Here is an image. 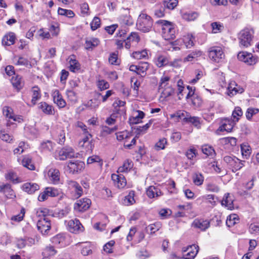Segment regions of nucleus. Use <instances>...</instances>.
Listing matches in <instances>:
<instances>
[{
	"label": "nucleus",
	"mask_w": 259,
	"mask_h": 259,
	"mask_svg": "<svg viewBox=\"0 0 259 259\" xmlns=\"http://www.w3.org/2000/svg\"><path fill=\"white\" fill-rule=\"evenodd\" d=\"M153 26V21L151 17L147 14L142 13L137 19L136 26L137 29L143 32L150 31Z\"/></svg>",
	"instance_id": "f257e3e1"
},
{
	"label": "nucleus",
	"mask_w": 259,
	"mask_h": 259,
	"mask_svg": "<svg viewBox=\"0 0 259 259\" xmlns=\"http://www.w3.org/2000/svg\"><path fill=\"white\" fill-rule=\"evenodd\" d=\"M254 30L251 27H246L239 33L238 38L240 45L247 48L251 45Z\"/></svg>",
	"instance_id": "f03ea898"
},
{
	"label": "nucleus",
	"mask_w": 259,
	"mask_h": 259,
	"mask_svg": "<svg viewBox=\"0 0 259 259\" xmlns=\"http://www.w3.org/2000/svg\"><path fill=\"white\" fill-rule=\"evenodd\" d=\"M157 23L161 26L162 35L164 39H174L176 37V30L171 23L165 20H159Z\"/></svg>",
	"instance_id": "7ed1b4c3"
},
{
	"label": "nucleus",
	"mask_w": 259,
	"mask_h": 259,
	"mask_svg": "<svg viewBox=\"0 0 259 259\" xmlns=\"http://www.w3.org/2000/svg\"><path fill=\"white\" fill-rule=\"evenodd\" d=\"M208 57L213 62L220 63L224 59L225 54L221 47L214 46L209 49Z\"/></svg>",
	"instance_id": "20e7f679"
},
{
	"label": "nucleus",
	"mask_w": 259,
	"mask_h": 259,
	"mask_svg": "<svg viewBox=\"0 0 259 259\" xmlns=\"http://www.w3.org/2000/svg\"><path fill=\"white\" fill-rule=\"evenodd\" d=\"M78 155V153H75L72 147L66 146L59 151L58 159L60 160H64L67 158L77 157Z\"/></svg>",
	"instance_id": "39448f33"
},
{
	"label": "nucleus",
	"mask_w": 259,
	"mask_h": 259,
	"mask_svg": "<svg viewBox=\"0 0 259 259\" xmlns=\"http://www.w3.org/2000/svg\"><path fill=\"white\" fill-rule=\"evenodd\" d=\"M238 59L247 65H254L257 61L256 57L253 56L251 53L247 52H241L237 55Z\"/></svg>",
	"instance_id": "423d86ee"
},
{
	"label": "nucleus",
	"mask_w": 259,
	"mask_h": 259,
	"mask_svg": "<svg viewBox=\"0 0 259 259\" xmlns=\"http://www.w3.org/2000/svg\"><path fill=\"white\" fill-rule=\"evenodd\" d=\"M199 247L195 245L183 247L182 251L184 253L183 258L184 259H193L198 252Z\"/></svg>",
	"instance_id": "0eeeda50"
},
{
	"label": "nucleus",
	"mask_w": 259,
	"mask_h": 259,
	"mask_svg": "<svg viewBox=\"0 0 259 259\" xmlns=\"http://www.w3.org/2000/svg\"><path fill=\"white\" fill-rule=\"evenodd\" d=\"M91 201L88 198H83L77 200L74 205V209L77 212H83L90 206Z\"/></svg>",
	"instance_id": "6e6552de"
},
{
	"label": "nucleus",
	"mask_w": 259,
	"mask_h": 259,
	"mask_svg": "<svg viewBox=\"0 0 259 259\" xmlns=\"http://www.w3.org/2000/svg\"><path fill=\"white\" fill-rule=\"evenodd\" d=\"M37 227L42 234L48 233L51 227V220L49 218L40 219L37 222Z\"/></svg>",
	"instance_id": "1a4fd4ad"
},
{
	"label": "nucleus",
	"mask_w": 259,
	"mask_h": 259,
	"mask_svg": "<svg viewBox=\"0 0 259 259\" xmlns=\"http://www.w3.org/2000/svg\"><path fill=\"white\" fill-rule=\"evenodd\" d=\"M68 230L71 233L78 234L82 232L84 228L79 221L77 219L71 220L68 224Z\"/></svg>",
	"instance_id": "9d476101"
},
{
	"label": "nucleus",
	"mask_w": 259,
	"mask_h": 259,
	"mask_svg": "<svg viewBox=\"0 0 259 259\" xmlns=\"http://www.w3.org/2000/svg\"><path fill=\"white\" fill-rule=\"evenodd\" d=\"M84 163L80 161H69L67 167L70 173L75 174L80 171L84 167Z\"/></svg>",
	"instance_id": "9b49d317"
},
{
	"label": "nucleus",
	"mask_w": 259,
	"mask_h": 259,
	"mask_svg": "<svg viewBox=\"0 0 259 259\" xmlns=\"http://www.w3.org/2000/svg\"><path fill=\"white\" fill-rule=\"evenodd\" d=\"M244 91V89L238 85L235 81H231L228 87V95L230 97H232L237 93L241 94Z\"/></svg>",
	"instance_id": "f8f14e48"
},
{
	"label": "nucleus",
	"mask_w": 259,
	"mask_h": 259,
	"mask_svg": "<svg viewBox=\"0 0 259 259\" xmlns=\"http://www.w3.org/2000/svg\"><path fill=\"white\" fill-rule=\"evenodd\" d=\"M111 179L114 185L119 189L123 188L126 185L125 178L121 175L112 174Z\"/></svg>",
	"instance_id": "ddd939ff"
},
{
	"label": "nucleus",
	"mask_w": 259,
	"mask_h": 259,
	"mask_svg": "<svg viewBox=\"0 0 259 259\" xmlns=\"http://www.w3.org/2000/svg\"><path fill=\"white\" fill-rule=\"evenodd\" d=\"M0 192L3 193L8 198L15 197V193L11 188V185L0 183Z\"/></svg>",
	"instance_id": "4468645a"
},
{
	"label": "nucleus",
	"mask_w": 259,
	"mask_h": 259,
	"mask_svg": "<svg viewBox=\"0 0 259 259\" xmlns=\"http://www.w3.org/2000/svg\"><path fill=\"white\" fill-rule=\"evenodd\" d=\"M54 102L56 104L59 108H63L66 103L63 99L62 95L58 90H55L52 93Z\"/></svg>",
	"instance_id": "2eb2a0df"
},
{
	"label": "nucleus",
	"mask_w": 259,
	"mask_h": 259,
	"mask_svg": "<svg viewBox=\"0 0 259 259\" xmlns=\"http://www.w3.org/2000/svg\"><path fill=\"white\" fill-rule=\"evenodd\" d=\"M67 184L69 187L75 193V197L76 198L81 196L83 193L82 189L79 184L72 180L67 181Z\"/></svg>",
	"instance_id": "dca6fc26"
},
{
	"label": "nucleus",
	"mask_w": 259,
	"mask_h": 259,
	"mask_svg": "<svg viewBox=\"0 0 259 259\" xmlns=\"http://www.w3.org/2000/svg\"><path fill=\"white\" fill-rule=\"evenodd\" d=\"M192 226L201 231H205L209 227V222L203 219H195L192 223Z\"/></svg>",
	"instance_id": "f3484780"
},
{
	"label": "nucleus",
	"mask_w": 259,
	"mask_h": 259,
	"mask_svg": "<svg viewBox=\"0 0 259 259\" xmlns=\"http://www.w3.org/2000/svg\"><path fill=\"white\" fill-rule=\"evenodd\" d=\"M234 198L233 196L229 193H226L224 195L223 199L222 201V205L225 206L228 209L232 210L234 209Z\"/></svg>",
	"instance_id": "a211bd4d"
},
{
	"label": "nucleus",
	"mask_w": 259,
	"mask_h": 259,
	"mask_svg": "<svg viewBox=\"0 0 259 259\" xmlns=\"http://www.w3.org/2000/svg\"><path fill=\"white\" fill-rule=\"evenodd\" d=\"M146 194L149 198H157L162 195L160 189L155 186H150L146 190Z\"/></svg>",
	"instance_id": "6ab92c4d"
},
{
	"label": "nucleus",
	"mask_w": 259,
	"mask_h": 259,
	"mask_svg": "<svg viewBox=\"0 0 259 259\" xmlns=\"http://www.w3.org/2000/svg\"><path fill=\"white\" fill-rule=\"evenodd\" d=\"M50 180L54 184H57L60 180V172L56 168H51L48 172Z\"/></svg>",
	"instance_id": "aec40b11"
},
{
	"label": "nucleus",
	"mask_w": 259,
	"mask_h": 259,
	"mask_svg": "<svg viewBox=\"0 0 259 259\" xmlns=\"http://www.w3.org/2000/svg\"><path fill=\"white\" fill-rule=\"evenodd\" d=\"M16 36L14 33L9 32L3 38L2 44L4 46H11L15 43Z\"/></svg>",
	"instance_id": "412c9836"
},
{
	"label": "nucleus",
	"mask_w": 259,
	"mask_h": 259,
	"mask_svg": "<svg viewBox=\"0 0 259 259\" xmlns=\"http://www.w3.org/2000/svg\"><path fill=\"white\" fill-rule=\"evenodd\" d=\"M38 108L44 113L48 115L54 114V109L52 106L49 105L46 102H42L39 103Z\"/></svg>",
	"instance_id": "4be33fe9"
},
{
	"label": "nucleus",
	"mask_w": 259,
	"mask_h": 259,
	"mask_svg": "<svg viewBox=\"0 0 259 259\" xmlns=\"http://www.w3.org/2000/svg\"><path fill=\"white\" fill-rule=\"evenodd\" d=\"M202 55V52L196 50L191 52L186 57L184 58V62H191L195 60H197L198 57H200Z\"/></svg>",
	"instance_id": "5701e85b"
},
{
	"label": "nucleus",
	"mask_w": 259,
	"mask_h": 259,
	"mask_svg": "<svg viewBox=\"0 0 259 259\" xmlns=\"http://www.w3.org/2000/svg\"><path fill=\"white\" fill-rule=\"evenodd\" d=\"M22 189L29 194H32L39 189V186L35 183H26L23 185Z\"/></svg>",
	"instance_id": "b1692460"
},
{
	"label": "nucleus",
	"mask_w": 259,
	"mask_h": 259,
	"mask_svg": "<svg viewBox=\"0 0 259 259\" xmlns=\"http://www.w3.org/2000/svg\"><path fill=\"white\" fill-rule=\"evenodd\" d=\"M3 114L7 118L12 119L14 121H18L21 119L20 117H17L13 113V109L9 107L5 106L3 108Z\"/></svg>",
	"instance_id": "393cba45"
},
{
	"label": "nucleus",
	"mask_w": 259,
	"mask_h": 259,
	"mask_svg": "<svg viewBox=\"0 0 259 259\" xmlns=\"http://www.w3.org/2000/svg\"><path fill=\"white\" fill-rule=\"evenodd\" d=\"M134 197L135 192L134 191H130L128 194L124 197L122 201L123 204L126 206L134 204L136 202Z\"/></svg>",
	"instance_id": "a878e982"
},
{
	"label": "nucleus",
	"mask_w": 259,
	"mask_h": 259,
	"mask_svg": "<svg viewBox=\"0 0 259 259\" xmlns=\"http://www.w3.org/2000/svg\"><path fill=\"white\" fill-rule=\"evenodd\" d=\"M65 237L63 234H59L52 238V242L55 245H60L64 246L66 245L65 243Z\"/></svg>",
	"instance_id": "bb28decb"
},
{
	"label": "nucleus",
	"mask_w": 259,
	"mask_h": 259,
	"mask_svg": "<svg viewBox=\"0 0 259 259\" xmlns=\"http://www.w3.org/2000/svg\"><path fill=\"white\" fill-rule=\"evenodd\" d=\"M155 62L158 67H161L167 65L168 61L166 56L158 55L155 58Z\"/></svg>",
	"instance_id": "cd10ccee"
},
{
	"label": "nucleus",
	"mask_w": 259,
	"mask_h": 259,
	"mask_svg": "<svg viewBox=\"0 0 259 259\" xmlns=\"http://www.w3.org/2000/svg\"><path fill=\"white\" fill-rule=\"evenodd\" d=\"M11 82L14 86L18 91H19L23 86V82L21 77L19 75H16L12 78Z\"/></svg>",
	"instance_id": "c85d7f7f"
},
{
	"label": "nucleus",
	"mask_w": 259,
	"mask_h": 259,
	"mask_svg": "<svg viewBox=\"0 0 259 259\" xmlns=\"http://www.w3.org/2000/svg\"><path fill=\"white\" fill-rule=\"evenodd\" d=\"M183 42L187 48H191L194 45V37L191 34H187L183 37Z\"/></svg>",
	"instance_id": "c756f323"
},
{
	"label": "nucleus",
	"mask_w": 259,
	"mask_h": 259,
	"mask_svg": "<svg viewBox=\"0 0 259 259\" xmlns=\"http://www.w3.org/2000/svg\"><path fill=\"white\" fill-rule=\"evenodd\" d=\"M233 123L232 122L230 121H227L224 123L217 131V133H219V132L226 131L227 132H230L233 127Z\"/></svg>",
	"instance_id": "7c9ffc66"
},
{
	"label": "nucleus",
	"mask_w": 259,
	"mask_h": 259,
	"mask_svg": "<svg viewBox=\"0 0 259 259\" xmlns=\"http://www.w3.org/2000/svg\"><path fill=\"white\" fill-rule=\"evenodd\" d=\"M192 180L195 185L200 186L204 182V177L200 172H195L193 175Z\"/></svg>",
	"instance_id": "2f4dec72"
},
{
	"label": "nucleus",
	"mask_w": 259,
	"mask_h": 259,
	"mask_svg": "<svg viewBox=\"0 0 259 259\" xmlns=\"http://www.w3.org/2000/svg\"><path fill=\"white\" fill-rule=\"evenodd\" d=\"M202 151L207 156L213 157L215 155V152L212 147L208 145H205L202 146Z\"/></svg>",
	"instance_id": "473e14b6"
},
{
	"label": "nucleus",
	"mask_w": 259,
	"mask_h": 259,
	"mask_svg": "<svg viewBox=\"0 0 259 259\" xmlns=\"http://www.w3.org/2000/svg\"><path fill=\"white\" fill-rule=\"evenodd\" d=\"M149 68V64L147 62H142L138 65V74L144 77L146 74V71Z\"/></svg>",
	"instance_id": "72a5a7b5"
},
{
	"label": "nucleus",
	"mask_w": 259,
	"mask_h": 259,
	"mask_svg": "<svg viewBox=\"0 0 259 259\" xmlns=\"http://www.w3.org/2000/svg\"><path fill=\"white\" fill-rule=\"evenodd\" d=\"M133 164L131 161L129 160H126L124 161L123 165L120 166L117 170V172H127L130 169L133 167Z\"/></svg>",
	"instance_id": "f704fd0d"
},
{
	"label": "nucleus",
	"mask_w": 259,
	"mask_h": 259,
	"mask_svg": "<svg viewBox=\"0 0 259 259\" xmlns=\"http://www.w3.org/2000/svg\"><path fill=\"white\" fill-rule=\"evenodd\" d=\"M137 115L133 116L130 119V122L132 124H137L140 123L141 120L144 117L145 113L141 111H137Z\"/></svg>",
	"instance_id": "c9c22d12"
},
{
	"label": "nucleus",
	"mask_w": 259,
	"mask_h": 259,
	"mask_svg": "<svg viewBox=\"0 0 259 259\" xmlns=\"http://www.w3.org/2000/svg\"><path fill=\"white\" fill-rule=\"evenodd\" d=\"M97 45L96 38L87 39L84 44L85 49L88 51H92Z\"/></svg>",
	"instance_id": "e433bc0d"
},
{
	"label": "nucleus",
	"mask_w": 259,
	"mask_h": 259,
	"mask_svg": "<svg viewBox=\"0 0 259 259\" xmlns=\"http://www.w3.org/2000/svg\"><path fill=\"white\" fill-rule=\"evenodd\" d=\"M244 162V161H241L236 157L234 159V162L232 163V165L230 166V168L232 169L233 171L238 170L244 166L243 162Z\"/></svg>",
	"instance_id": "4c0bfd02"
},
{
	"label": "nucleus",
	"mask_w": 259,
	"mask_h": 259,
	"mask_svg": "<svg viewBox=\"0 0 259 259\" xmlns=\"http://www.w3.org/2000/svg\"><path fill=\"white\" fill-rule=\"evenodd\" d=\"M183 120L187 122L192 123L195 126H199V118L196 116H191L187 114L186 116L183 118Z\"/></svg>",
	"instance_id": "58836bf2"
},
{
	"label": "nucleus",
	"mask_w": 259,
	"mask_h": 259,
	"mask_svg": "<svg viewBox=\"0 0 259 259\" xmlns=\"http://www.w3.org/2000/svg\"><path fill=\"white\" fill-rule=\"evenodd\" d=\"M239 221L238 216L236 214H232L227 217L226 220V225L229 227H232L236 224Z\"/></svg>",
	"instance_id": "ea45409f"
},
{
	"label": "nucleus",
	"mask_w": 259,
	"mask_h": 259,
	"mask_svg": "<svg viewBox=\"0 0 259 259\" xmlns=\"http://www.w3.org/2000/svg\"><path fill=\"white\" fill-rule=\"evenodd\" d=\"M100 197L103 199H110L112 197V192L110 189L107 187H104L100 191Z\"/></svg>",
	"instance_id": "a19ab883"
},
{
	"label": "nucleus",
	"mask_w": 259,
	"mask_h": 259,
	"mask_svg": "<svg viewBox=\"0 0 259 259\" xmlns=\"http://www.w3.org/2000/svg\"><path fill=\"white\" fill-rule=\"evenodd\" d=\"M117 126H114L112 128H110L107 126H103L102 127V129L101 131V136H106V135L111 134L114 132L116 131V130H117Z\"/></svg>",
	"instance_id": "79ce46f5"
},
{
	"label": "nucleus",
	"mask_w": 259,
	"mask_h": 259,
	"mask_svg": "<svg viewBox=\"0 0 259 259\" xmlns=\"http://www.w3.org/2000/svg\"><path fill=\"white\" fill-rule=\"evenodd\" d=\"M69 70L71 72H75L80 69V64L75 59L70 58L69 60Z\"/></svg>",
	"instance_id": "37998d69"
},
{
	"label": "nucleus",
	"mask_w": 259,
	"mask_h": 259,
	"mask_svg": "<svg viewBox=\"0 0 259 259\" xmlns=\"http://www.w3.org/2000/svg\"><path fill=\"white\" fill-rule=\"evenodd\" d=\"M33 92L32 98L31 103L34 105L36 104V101L38 100L41 97L40 91L37 87H34L32 90Z\"/></svg>",
	"instance_id": "c03bdc74"
},
{
	"label": "nucleus",
	"mask_w": 259,
	"mask_h": 259,
	"mask_svg": "<svg viewBox=\"0 0 259 259\" xmlns=\"http://www.w3.org/2000/svg\"><path fill=\"white\" fill-rule=\"evenodd\" d=\"M22 164L23 166L27 167L30 170H33L34 169V166L32 163L31 159L28 156L24 157L22 160Z\"/></svg>",
	"instance_id": "a18cd8bd"
},
{
	"label": "nucleus",
	"mask_w": 259,
	"mask_h": 259,
	"mask_svg": "<svg viewBox=\"0 0 259 259\" xmlns=\"http://www.w3.org/2000/svg\"><path fill=\"white\" fill-rule=\"evenodd\" d=\"M212 28V32L213 33H217L221 32L224 29V26L220 22H212L211 24Z\"/></svg>",
	"instance_id": "49530a36"
},
{
	"label": "nucleus",
	"mask_w": 259,
	"mask_h": 259,
	"mask_svg": "<svg viewBox=\"0 0 259 259\" xmlns=\"http://www.w3.org/2000/svg\"><path fill=\"white\" fill-rule=\"evenodd\" d=\"M243 115V112L239 107H236L235 108L232 113V117L233 118V121L237 122L239 119V117L242 116Z\"/></svg>",
	"instance_id": "de8ad7c7"
},
{
	"label": "nucleus",
	"mask_w": 259,
	"mask_h": 259,
	"mask_svg": "<svg viewBox=\"0 0 259 259\" xmlns=\"http://www.w3.org/2000/svg\"><path fill=\"white\" fill-rule=\"evenodd\" d=\"M167 141L165 138H161L155 144V148L157 151L160 150H163L165 148V145H167Z\"/></svg>",
	"instance_id": "09e8293b"
},
{
	"label": "nucleus",
	"mask_w": 259,
	"mask_h": 259,
	"mask_svg": "<svg viewBox=\"0 0 259 259\" xmlns=\"http://www.w3.org/2000/svg\"><path fill=\"white\" fill-rule=\"evenodd\" d=\"M198 16V14L196 12L185 13L182 17L183 18L188 21H194Z\"/></svg>",
	"instance_id": "8fccbe9b"
},
{
	"label": "nucleus",
	"mask_w": 259,
	"mask_h": 259,
	"mask_svg": "<svg viewBox=\"0 0 259 259\" xmlns=\"http://www.w3.org/2000/svg\"><path fill=\"white\" fill-rule=\"evenodd\" d=\"M170 80V77L166 75H163L160 79L159 82V90H162L164 88L168 87V82Z\"/></svg>",
	"instance_id": "3c124183"
},
{
	"label": "nucleus",
	"mask_w": 259,
	"mask_h": 259,
	"mask_svg": "<svg viewBox=\"0 0 259 259\" xmlns=\"http://www.w3.org/2000/svg\"><path fill=\"white\" fill-rule=\"evenodd\" d=\"M84 134L85 137L78 143L79 146L81 147L89 145L90 144V139L92 138V135L89 133Z\"/></svg>",
	"instance_id": "603ef678"
},
{
	"label": "nucleus",
	"mask_w": 259,
	"mask_h": 259,
	"mask_svg": "<svg viewBox=\"0 0 259 259\" xmlns=\"http://www.w3.org/2000/svg\"><path fill=\"white\" fill-rule=\"evenodd\" d=\"M148 56L146 50H143L140 51H136L133 53L132 56L136 59H142L145 58Z\"/></svg>",
	"instance_id": "864d4df0"
},
{
	"label": "nucleus",
	"mask_w": 259,
	"mask_h": 259,
	"mask_svg": "<svg viewBox=\"0 0 259 259\" xmlns=\"http://www.w3.org/2000/svg\"><path fill=\"white\" fill-rule=\"evenodd\" d=\"M5 178L7 180H10L15 183H19L18 178L16 173L12 171H9L5 175Z\"/></svg>",
	"instance_id": "5fc2aeb1"
},
{
	"label": "nucleus",
	"mask_w": 259,
	"mask_h": 259,
	"mask_svg": "<svg viewBox=\"0 0 259 259\" xmlns=\"http://www.w3.org/2000/svg\"><path fill=\"white\" fill-rule=\"evenodd\" d=\"M0 138L3 141L9 143L13 141V137L10 136L5 131H0Z\"/></svg>",
	"instance_id": "6e6d98bb"
},
{
	"label": "nucleus",
	"mask_w": 259,
	"mask_h": 259,
	"mask_svg": "<svg viewBox=\"0 0 259 259\" xmlns=\"http://www.w3.org/2000/svg\"><path fill=\"white\" fill-rule=\"evenodd\" d=\"M174 89L170 86L163 88L161 92V97L166 98L171 96L174 93Z\"/></svg>",
	"instance_id": "4d7b16f0"
},
{
	"label": "nucleus",
	"mask_w": 259,
	"mask_h": 259,
	"mask_svg": "<svg viewBox=\"0 0 259 259\" xmlns=\"http://www.w3.org/2000/svg\"><path fill=\"white\" fill-rule=\"evenodd\" d=\"M54 144L51 141H47L41 144V148L44 150L52 151L54 148Z\"/></svg>",
	"instance_id": "13d9d810"
},
{
	"label": "nucleus",
	"mask_w": 259,
	"mask_h": 259,
	"mask_svg": "<svg viewBox=\"0 0 259 259\" xmlns=\"http://www.w3.org/2000/svg\"><path fill=\"white\" fill-rule=\"evenodd\" d=\"M45 190L49 197H55L58 196L59 194V191L54 188L48 187Z\"/></svg>",
	"instance_id": "bf43d9fd"
},
{
	"label": "nucleus",
	"mask_w": 259,
	"mask_h": 259,
	"mask_svg": "<svg viewBox=\"0 0 259 259\" xmlns=\"http://www.w3.org/2000/svg\"><path fill=\"white\" fill-rule=\"evenodd\" d=\"M259 111V110L256 108H248L245 113L246 118L248 120H250L252 117L257 114Z\"/></svg>",
	"instance_id": "052dcab7"
},
{
	"label": "nucleus",
	"mask_w": 259,
	"mask_h": 259,
	"mask_svg": "<svg viewBox=\"0 0 259 259\" xmlns=\"http://www.w3.org/2000/svg\"><path fill=\"white\" fill-rule=\"evenodd\" d=\"M52 212H51L48 209L44 208H40L37 211V214L39 217H43L44 218H48V216L51 215Z\"/></svg>",
	"instance_id": "680f3d73"
},
{
	"label": "nucleus",
	"mask_w": 259,
	"mask_h": 259,
	"mask_svg": "<svg viewBox=\"0 0 259 259\" xmlns=\"http://www.w3.org/2000/svg\"><path fill=\"white\" fill-rule=\"evenodd\" d=\"M192 103L195 107H199L202 104V100L198 95H194L192 99Z\"/></svg>",
	"instance_id": "e2e57ef3"
},
{
	"label": "nucleus",
	"mask_w": 259,
	"mask_h": 259,
	"mask_svg": "<svg viewBox=\"0 0 259 259\" xmlns=\"http://www.w3.org/2000/svg\"><path fill=\"white\" fill-rule=\"evenodd\" d=\"M206 190L212 192H218L220 191V188L215 184L209 183L206 186Z\"/></svg>",
	"instance_id": "0e129e2a"
},
{
	"label": "nucleus",
	"mask_w": 259,
	"mask_h": 259,
	"mask_svg": "<svg viewBox=\"0 0 259 259\" xmlns=\"http://www.w3.org/2000/svg\"><path fill=\"white\" fill-rule=\"evenodd\" d=\"M66 95L69 100H70L71 102H72L73 103L76 102L77 97L74 91L72 90H67Z\"/></svg>",
	"instance_id": "69168bd1"
},
{
	"label": "nucleus",
	"mask_w": 259,
	"mask_h": 259,
	"mask_svg": "<svg viewBox=\"0 0 259 259\" xmlns=\"http://www.w3.org/2000/svg\"><path fill=\"white\" fill-rule=\"evenodd\" d=\"M186 114H188L187 112L182 111H179L174 114H170V117L171 118H176L177 120H179L180 119L186 117Z\"/></svg>",
	"instance_id": "338daca9"
},
{
	"label": "nucleus",
	"mask_w": 259,
	"mask_h": 259,
	"mask_svg": "<svg viewBox=\"0 0 259 259\" xmlns=\"http://www.w3.org/2000/svg\"><path fill=\"white\" fill-rule=\"evenodd\" d=\"M92 253V247L90 243H87V245L83 247L81 250V254L84 256L88 255Z\"/></svg>",
	"instance_id": "774afa93"
}]
</instances>
